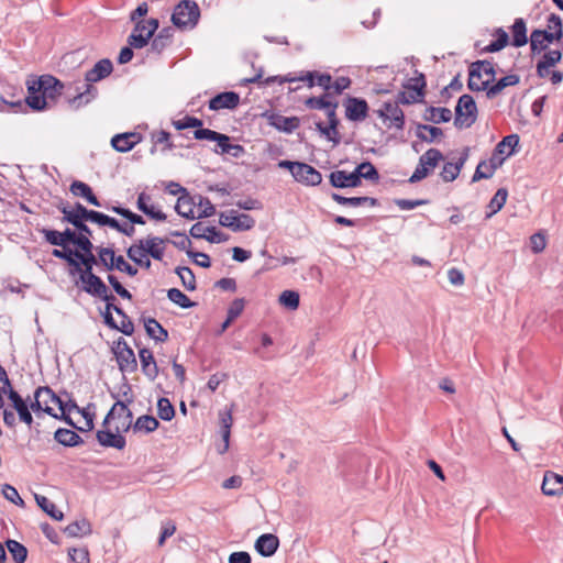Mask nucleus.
Here are the masks:
<instances>
[{
    "mask_svg": "<svg viewBox=\"0 0 563 563\" xmlns=\"http://www.w3.org/2000/svg\"><path fill=\"white\" fill-rule=\"evenodd\" d=\"M398 99L396 101L384 102L382 108L377 110L378 117L384 121H390L397 129H404L405 115L402 110L399 108Z\"/></svg>",
    "mask_w": 563,
    "mask_h": 563,
    "instance_id": "nucleus-11",
    "label": "nucleus"
},
{
    "mask_svg": "<svg viewBox=\"0 0 563 563\" xmlns=\"http://www.w3.org/2000/svg\"><path fill=\"white\" fill-rule=\"evenodd\" d=\"M69 190L74 196L81 197V198L86 199L92 206H96V207L101 206L99 199L92 192L91 187L84 181H80V180L73 181Z\"/></svg>",
    "mask_w": 563,
    "mask_h": 563,
    "instance_id": "nucleus-27",
    "label": "nucleus"
},
{
    "mask_svg": "<svg viewBox=\"0 0 563 563\" xmlns=\"http://www.w3.org/2000/svg\"><path fill=\"white\" fill-rule=\"evenodd\" d=\"M240 103V96L234 91H225L218 93L209 101V109L218 111L221 109H235Z\"/></svg>",
    "mask_w": 563,
    "mask_h": 563,
    "instance_id": "nucleus-16",
    "label": "nucleus"
},
{
    "mask_svg": "<svg viewBox=\"0 0 563 563\" xmlns=\"http://www.w3.org/2000/svg\"><path fill=\"white\" fill-rule=\"evenodd\" d=\"M219 223L233 232H240L253 229L255 220L250 214L238 213L232 209L220 213Z\"/></svg>",
    "mask_w": 563,
    "mask_h": 563,
    "instance_id": "nucleus-8",
    "label": "nucleus"
},
{
    "mask_svg": "<svg viewBox=\"0 0 563 563\" xmlns=\"http://www.w3.org/2000/svg\"><path fill=\"white\" fill-rule=\"evenodd\" d=\"M151 30L147 33H142L133 30V32L128 37V43L133 48H143L147 45L150 38L154 35L155 31L158 29V20L150 19Z\"/></svg>",
    "mask_w": 563,
    "mask_h": 563,
    "instance_id": "nucleus-22",
    "label": "nucleus"
},
{
    "mask_svg": "<svg viewBox=\"0 0 563 563\" xmlns=\"http://www.w3.org/2000/svg\"><path fill=\"white\" fill-rule=\"evenodd\" d=\"M331 186L335 188H354L361 185L356 170H334L329 175Z\"/></svg>",
    "mask_w": 563,
    "mask_h": 563,
    "instance_id": "nucleus-17",
    "label": "nucleus"
},
{
    "mask_svg": "<svg viewBox=\"0 0 563 563\" xmlns=\"http://www.w3.org/2000/svg\"><path fill=\"white\" fill-rule=\"evenodd\" d=\"M157 415L164 421H170L175 417V408L168 398L161 397L158 399Z\"/></svg>",
    "mask_w": 563,
    "mask_h": 563,
    "instance_id": "nucleus-53",
    "label": "nucleus"
},
{
    "mask_svg": "<svg viewBox=\"0 0 563 563\" xmlns=\"http://www.w3.org/2000/svg\"><path fill=\"white\" fill-rule=\"evenodd\" d=\"M547 27L548 31L555 33L558 42L563 37L562 20L558 14L551 13L548 16Z\"/></svg>",
    "mask_w": 563,
    "mask_h": 563,
    "instance_id": "nucleus-61",
    "label": "nucleus"
},
{
    "mask_svg": "<svg viewBox=\"0 0 563 563\" xmlns=\"http://www.w3.org/2000/svg\"><path fill=\"white\" fill-rule=\"evenodd\" d=\"M52 255L64 260L67 262V264L75 269H80L79 262L76 260L75 251L70 249L63 247V250L54 249L52 252Z\"/></svg>",
    "mask_w": 563,
    "mask_h": 563,
    "instance_id": "nucleus-57",
    "label": "nucleus"
},
{
    "mask_svg": "<svg viewBox=\"0 0 563 563\" xmlns=\"http://www.w3.org/2000/svg\"><path fill=\"white\" fill-rule=\"evenodd\" d=\"M544 35L541 33V30H533L530 35V47L532 53H540L548 47V44L544 42Z\"/></svg>",
    "mask_w": 563,
    "mask_h": 563,
    "instance_id": "nucleus-58",
    "label": "nucleus"
},
{
    "mask_svg": "<svg viewBox=\"0 0 563 563\" xmlns=\"http://www.w3.org/2000/svg\"><path fill=\"white\" fill-rule=\"evenodd\" d=\"M508 197V191L506 188H499L494 197L490 199L488 203V209L490 210L486 218H490L495 213H497L506 203Z\"/></svg>",
    "mask_w": 563,
    "mask_h": 563,
    "instance_id": "nucleus-46",
    "label": "nucleus"
},
{
    "mask_svg": "<svg viewBox=\"0 0 563 563\" xmlns=\"http://www.w3.org/2000/svg\"><path fill=\"white\" fill-rule=\"evenodd\" d=\"M35 500L37 506L45 511L49 517L55 520H63L64 514L58 510L54 503H52L47 497L42 495H35Z\"/></svg>",
    "mask_w": 563,
    "mask_h": 563,
    "instance_id": "nucleus-40",
    "label": "nucleus"
},
{
    "mask_svg": "<svg viewBox=\"0 0 563 563\" xmlns=\"http://www.w3.org/2000/svg\"><path fill=\"white\" fill-rule=\"evenodd\" d=\"M268 123L279 131L291 133L299 128L300 120L297 117H284L273 113L268 117Z\"/></svg>",
    "mask_w": 563,
    "mask_h": 563,
    "instance_id": "nucleus-24",
    "label": "nucleus"
},
{
    "mask_svg": "<svg viewBox=\"0 0 563 563\" xmlns=\"http://www.w3.org/2000/svg\"><path fill=\"white\" fill-rule=\"evenodd\" d=\"M506 159V156L497 154L494 150L488 161H481L475 169L472 177V183H476L481 179H488L493 177L497 168H499Z\"/></svg>",
    "mask_w": 563,
    "mask_h": 563,
    "instance_id": "nucleus-10",
    "label": "nucleus"
},
{
    "mask_svg": "<svg viewBox=\"0 0 563 563\" xmlns=\"http://www.w3.org/2000/svg\"><path fill=\"white\" fill-rule=\"evenodd\" d=\"M58 210L63 213V221L73 224L77 228L82 221H87L84 210H88L85 206L77 202L73 209H69L66 205L59 206Z\"/></svg>",
    "mask_w": 563,
    "mask_h": 563,
    "instance_id": "nucleus-23",
    "label": "nucleus"
},
{
    "mask_svg": "<svg viewBox=\"0 0 563 563\" xmlns=\"http://www.w3.org/2000/svg\"><path fill=\"white\" fill-rule=\"evenodd\" d=\"M168 299L178 305L181 308H191L195 306V302H192L181 290L178 288H170L167 291Z\"/></svg>",
    "mask_w": 563,
    "mask_h": 563,
    "instance_id": "nucleus-55",
    "label": "nucleus"
},
{
    "mask_svg": "<svg viewBox=\"0 0 563 563\" xmlns=\"http://www.w3.org/2000/svg\"><path fill=\"white\" fill-rule=\"evenodd\" d=\"M97 440L101 446L114 448L117 450H123L126 445L125 438L121 432H117L111 428H106L97 431Z\"/></svg>",
    "mask_w": 563,
    "mask_h": 563,
    "instance_id": "nucleus-13",
    "label": "nucleus"
},
{
    "mask_svg": "<svg viewBox=\"0 0 563 563\" xmlns=\"http://www.w3.org/2000/svg\"><path fill=\"white\" fill-rule=\"evenodd\" d=\"M496 70L490 60H476L471 64L467 87L472 91H486L495 80Z\"/></svg>",
    "mask_w": 563,
    "mask_h": 563,
    "instance_id": "nucleus-3",
    "label": "nucleus"
},
{
    "mask_svg": "<svg viewBox=\"0 0 563 563\" xmlns=\"http://www.w3.org/2000/svg\"><path fill=\"white\" fill-rule=\"evenodd\" d=\"M159 426L158 420L150 415H143L136 419L133 424L134 432L150 433L155 431Z\"/></svg>",
    "mask_w": 563,
    "mask_h": 563,
    "instance_id": "nucleus-38",
    "label": "nucleus"
},
{
    "mask_svg": "<svg viewBox=\"0 0 563 563\" xmlns=\"http://www.w3.org/2000/svg\"><path fill=\"white\" fill-rule=\"evenodd\" d=\"M91 531H92L91 525L86 518L76 520V521L69 523L64 529L65 534L70 538H79V537L88 536L91 533Z\"/></svg>",
    "mask_w": 563,
    "mask_h": 563,
    "instance_id": "nucleus-31",
    "label": "nucleus"
},
{
    "mask_svg": "<svg viewBox=\"0 0 563 563\" xmlns=\"http://www.w3.org/2000/svg\"><path fill=\"white\" fill-rule=\"evenodd\" d=\"M113 70L112 62L108 58L100 59L95 66L88 70L85 75L86 90L78 93L73 100V103H77V107L87 104L97 95V89L91 86L92 82H97L108 77Z\"/></svg>",
    "mask_w": 563,
    "mask_h": 563,
    "instance_id": "nucleus-2",
    "label": "nucleus"
},
{
    "mask_svg": "<svg viewBox=\"0 0 563 563\" xmlns=\"http://www.w3.org/2000/svg\"><path fill=\"white\" fill-rule=\"evenodd\" d=\"M49 387L47 386H41L37 387L34 391V401L30 404V409H32L35 413L43 412V404L42 398L45 397V395H48Z\"/></svg>",
    "mask_w": 563,
    "mask_h": 563,
    "instance_id": "nucleus-60",
    "label": "nucleus"
},
{
    "mask_svg": "<svg viewBox=\"0 0 563 563\" xmlns=\"http://www.w3.org/2000/svg\"><path fill=\"white\" fill-rule=\"evenodd\" d=\"M477 120V106L474 98L463 95L459 98L455 107L454 125L457 129H467Z\"/></svg>",
    "mask_w": 563,
    "mask_h": 563,
    "instance_id": "nucleus-6",
    "label": "nucleus"
},
{
    "mask_svg": "<svg viewBox=\"0 0 563 563\" xmlns=\"http://www.w3.org/2000/svg\"><path fill=\"white\" fill-rule=\"evenodd\" d=\"M197 196L191 197L189 192L186 195H180L177 199L175 211L183 218L194 220L197 218V214L195 213V207L197 206Z\"/></svg>",
    "mask_w": 563,
    "mask_h": 563,
    "instance_id": "nucleus-21",
    "label": "nucleus"
},
{
    "mask_svg": "<svg viewBox=\"0 0 563 563\" xmlns=\"http://www.w3.org/2000/svg\"><path fill=\"white\" fill-rule=\"evenodd\" d=\"M279 302L290 310H296L300 302L299 294L295 290H284L279 296Z\"/></svg>",
    "mask_w": 563,
    "mask_h": 563,
    "instance_id": "nucleus-56",
    "label": "nucleus"
},
{
    "mask_svg": "<svg viewBox=\"0 0 563 563\" xmlns=\"http://www.w3.org/2000/svg\"><path fill=\"white\" fill-rule=\"evenodd\" d=\"M518 144L519 136L517 134H510L505 136L500 142H498L494 150L497 152V154H501L507 158L514 154L515 147Z\"/></svg>",
    "mask_w": 563,
    "mask_h": 563,
    "instance_id": "nucleus-37",
    "label": "nucleus"
},
{
    "mask_svg": "<svg viewBox=\"0 0 563 563\" xmlns=\"http://www.w3.org/2000/svg\"><path fill=\"white\" fill-rule=\"evenodd\" d=\"M7 548L15 563H24L27 558L26 548L16 540H8Z\"/></svg>",
    "mask_w": 563,
    "mask_h": 563,
    "instance_id": "nucleus-49",
    "label": "nucleus"
},
{
    "mask_svg": "<svg viewBox=\"0 0 563 563\" xmlns=\"http://www.w3.org/2000/svg\"><path fill=\"white\" fill-rule=\"evenodd\" d=\"M79 282L81 283V289L95 298L104 294L107 285L95 273L79 274Z\"/></svg>",
    "mask_w": 563,
    "mask_h": 563,
    "instance_id": "nucleus-15",
    "label": "nucleus"
},
{
    "mask_svg": "<svg viewBox=\"0 0 563 563\" xmlns=\"http://www.w3.org/2000/svg\"><path fill=\"white\" fill-rule=\"evenodd\" d=\"M54 439L64 446H78L84 443V440L75 431L70 429L59 428L55 431Z\"/></svg>",
    "mask_w": 563,
    "mask_h": 563,
    "instance_id": "nucleus-29",
    "label": "nucleus"
},
{
    "mask_svg": "<svg viewBox=\"0 0 563 563\" xmlns=\"http://www.w3.org/2000/svg\"><path fill=\"white\" fill-rule=\"evenodd\" d=\"M520 78L518 75L510 74L503 78H500L495 85L490 86L487 89L486 96L488 99L495 98L497 95H499L505 88L510 86H516L519 84Z\"/></svg>",
    "mask_w": 563,
    "mask_h": 563,
    "instance_id": "nucleus-32",
    "label": "nucleus"
},
{
    "mask_svg": "<svg viewBox=\"0 0 563 563\" xmlns=\"http://www.w3.org/2000/svg\"><path fill=\"white\" fill-rule=\"evenodd\" d=\"M141 140L142 136L140 133L126 132L114 135L111 139V145L115 151L120 153H126L131 151L136 144H139Z\"/></svg>",
    "mask_w": 563,
    "mask_h": 563,
    "instance_id": "nucleus-18",
    "label": "nucleus"
},
{
    "mask_svg": "<svg viewBox=\"0 0 563 563\" xmlns=\"http://www.w3.org/2000/svg\"><path fill=\"white\" fill-rule=\"evenodd\" d=\"M459 175L460 174L457 167L453 165V163L451 162L445 163L440 173L441 178L445 183H451L459 177Z\"/></svg>",
    "mask_w": 563,
    "mask_h": 563,
    "instance_id": "nucleus-64",
    "label": "nucleus"
},
{
    "mask_svg": "<svg viewBox=\"0 0 563 563\" xmlns=\"http://www.w3.org/2000/svg\"><path fill=\"white\" fill-rule=\"evenodd\" d=\"M144 327L147 334L157 342H163L168 336L167 331L153 318L146 319L144 321Z\"/></svg>",
    "mask_w": 563,
    "mask_h": 563,
    "instance_id": "nucleus-36",
    "label": "nucleus"
},
{
    "mask_svg": "<svg viewBox=\"0 0 563 563\" xmlns=\"http://www.w3.org/2000/svg\"><path fill=\"white\" fill-rule=\"evenodd\" d=\"M443 161V154L438 148H429L423 153L419 163L409 178V183L415 184L424 179Z\"/></svg>",
    "mask_w": 563,
    "mask_h": 563,
    "instance_id": "nucleus-7",
    "label": "nucleus"
},
{
    "mask_svg": "<svg viewBox=\"0 0 563 563\" xmlns=\"http://www.w3.org/2000/svg\"><path fill=\"white\" fill-rule=\"evenodd\" d=\"M75 256H76V260L79 262L80 269L74 268V271H71L73 274L74 273H79V274L93 273L92 272L93 265L99 264L98 255H95L92 253V251L89 253H81L79 251H75Z\"/></svg>",
    "mask_w": 563,
    "mask_h": 563,
    "instance_id": "nucleus-30",
    "label": "nucleus"
},
{
    "mask_svg": "<svg viewBox=\"0 0 563 563\" xmlns=\"http://www.w3.org/2000/svg\"><path fill=\"white\" fill-rule=\"evenodd\" d=\"M166 242H169V240L156 235H147L145 239H139L133 244L152 258L162 261Z\"/></svg>",
    "mask_w": 563,
    "mask_h": 563,
    "instance_id": "nucleus-9",
    "label": "nucleus"
},
{
    "mask_svg": "<svg viewBox=\"0 0 563 563\" xmlns=\"http://www.w3.org/2000/svg\"><path fill=\"white\" fill-rule=\"evenodd\" d=\"M197 199V206L200 209V212L197 214V219L209 218L214 214L216 208L208 198L198 195Z\"/></svg>",
    "mask_w": 563,
    "mask_h": 563,
    "instance_id": "nucleus-59",
    "label": "nucleus"
},
{
    "mask_svg": "<svg viewBox=\"0 0 563 563\" xmlns=\"http://www.w3.org/2000/svg\"><path fill=\"white\" fill-rule=\"evenodd\" d=\"M511 30H512V45L515 47H521V46L526 45L528 42V37H527L526 22L523 21V19H521V18L516 19Z\"/></svg>",
    "mask_w": 563,
    "mask_h": 563,
    "instance_id": "nucleus-35",
    "label": "nucleus"
},
{
    "mask_svg": "<svg viewBox=\"0 0 563 563\" xmlns=\"http://www.w3.org/2000/svg\"><path fill=\"white\" fill-rule=\"evenodd\" d=\"M355 170L360 180L364 178L366 180L378 181L379 179V174L371 162L358 164Z\"/></svg>",
    "mask_w": 563,
    "mask_h": 563,
    "instance_id": "nucleus-51",
    "label": "nucleus"
},
{
    "mask_svg": "<svg viewBox=\"0 0 563 563\" xmlns=\"http://www.w3.org/2000/svg\"><path fill=\"white\" fill-rule=\"evenodd\" d=\"M368 106L364 99L349 97L345 102V117L350 121H363L367 117Z\"/></svg>",
    "mask_w": 563,
    "mask_h": 563,
    "instance_id": "nucleus-14",
    "label": "nucleus"
},
{
    "mask_svg": "<svg viewBox=\"0 0 563 563\" xmlns=\"http://www.w3.org/2000/svg\"><path fill=\"white\" fill-rule=\"evenodd\" d=\"M176 274L179 276L183 286L192 291L196 289V277L194 272L187 266H179L176 268Z\"/></svg>",
    "mask_w": 563,
    "mask_h": 563,
    "instance_id": "nucleus-52",
    "label": "nucleus"
},
{
    "mask_svg": "<svg viewBox=\"0 0 563 563\" xmlns=\"http://www.w3.org/2000/svg\"><path fill=\"white\" fill-rule=\"evenodd\" d=\"M131 402H133L132 397L128 398L126 401L117 400L103 419L102 426L107 427L110 420H118L114 430L117 432H128L132 427L133 418L132 411L128 407Z\"/></svg>",
    "mask_w": 563,
    "mask_h": 563,
    "instance_id": "nucleus-5",
    "label": "nucleus"
},
{
    "mask_svg": "<svg viewBox=\"0 0 563 563\" xmlns=\"http://www.w3.org/2000/svg\"><path fill=\"white\" fill-rule=\"evenodd\" d=\"M82 212L86 214L85 217H87V221L97 223L100 227H109L111 229L118 227V220L109 217L108 214L89 209L84 210Z\"/></svg>",
    "mask_w": 563,
    "mask_h": 563,
    "instance_id": "nucleus-34",
    "label": "nucleus"
},
{
    "mask_svg": "<svg viewBox=\"0 0 563 563\" xmlns=\"http://www.w3.org/2000/svg\"><path fill=\"white\" fill-rule=\"evenodd\" d=\"M45 397L49 398V401H52V404H56L58 406L62 415L58 416L57 419H62L70 427L77 428L76 424L73 422L71 418L69 417V409L65 400L57 396L51 388L48 395H45Z\"/></svg>",
    "mask_w": 563,
    "mask_h": 563,
    "instance_id": "nucleus-44",
    "label": "nucleus"
},
{
    "mask_svg": "<svg viewBox=\"0 0 563 563\" xmlns=\"http://www.w3.org/2000/svg\"><path fill=\"white\" fill-rule=\"evenodd\" d=\"M424 86H426V81H424L423 76L421 75V77L419 79H417V82L413 86L409 87L411 89L410 92L401 91L398 93V96H397L398 102H400L402 104H410V103L419 101L423 97L422 90H423Z\"/></svg>",
    "mask_w": 563,
    "mask_h": 563,
    "instance_id": "nucleus-25",
    "label": "nucleus"
},
{
    "mask_svg": "<svg viewBox=\"0 0 563 563\" xmlns=\"http://www.w3.org/2000/svg\"><path fill=\"white\" fill-rule=\"evenodd\" d=\"M45 397L49 398V401H52V404H56L58 406L62 415L58 416L57 419H62L70 427L77 428L76 424L73 422L71 418L69 417V409L65 400L57 396L51 388L48 395H45Z\"/></svg>",
    "mask_w": 563,
    "mask_h": 563,
    "instance_id": "nucleus-43",
    "label": "nucleus"
},
{
    "mask_svg": "<svg viewBox=\"0 0 563 563\" xmlns=\"http://www.w3.org/2000/svg\"><path fill=\"white\" fill-rule=\"evenodd\" d=\"M331 198L342 206L360 207L363 205H369L371 207H376L378 205V200L372 197H344L333 192L331 194Z\"/></svg>",
    "mask_w": 563,
    "mask_h": 563,
    "instance_id": "nucleus-28",
    "label": "nucleus"
},
{
    "mask_svg": "<svg viewBox=\"0 0 563 563\" xmlns=\"http://www.w3.org/2000/svg\"><path fill=\"white\" fill-rule=\"evenodd\" d=\"M126 255L136 265H139V266H141V267H143L145 269H150V267L152 265L151 260L148 258L150 255H147L144 252L140 251L139 247H136L134 244H132L126 250Z\"/></svg>",
    "mask_w": 563,
    "mask_h": 563,
    "instance_id": "nucleus-48",
    "label": "nucleus"
},
{
    "mask_svg": "<svg viewBox=\"0 0 563 563\" xmlns=\"http://www.w3.org/2000/svg\"><path fill=\"white\" fill-rule=\"evenodd\" d=\"M200 18V9L194 0H183L174 9L172 22L179 29H192Z\"/></svg>",
    "mask_w": 563,
    "mask_h": 563,
    "instance_id": "nucleus-4",
    "label": "nucleus"
},
{
    "mask_svg": "<svg viewBox=\"0 0 563 563\" xmlns=\"http://www.w3.org/2000/svg\"><path fill=\"white\" fill-rule=\"evenodd\" d=\"M139 356L141 358L142 372L150 380H154L158 375V367L154 354H139Z\"/></svg>",
    "mask_w": 563,
    "mask_h": 563,
    "instance_id": "nucleus-39",
    "label": "nucleus"
},
{
    "mask_svg": "<svg viewBox=\"0 0 563 563\" xmlns=\"http://www.w3.org/2000/svg\"><path fill=\"white\" fill-rule=\"evenodd\" d=\"M279 547V539L273 533H264L257 538L254 548L256 552L265 558H269L276 553Z\"/></svg>",
    "mask_w": 563,
    "mask_h": 563,
    "instance_id": "nucleus-19",
    "label": "nucleus"
},
{
    "mask_svg": "<svg viewBox=\"0 0 563 563\" xmlns=\"http://www.w3.org/2000/svg\"><path fill=\"white\" fill-rule=\"evenodd\" d=\"M424 120L435 124L449 122L452 119V112L449 108L429 107L423 115Z\"/></svg>",
    "mask_w": 563,
    "mask_h": 563,
    "instance_id": "nucleus-33",
    "label": "nucleus"
},
{
    "mask_svg": "<svg viewBox=\"0 0 563 563\" xmlns=\"http://www.w3.org/2000/svg\"><path fill=\"white\" fill-rule=\"evenodd\" d=\"M172 30L163 29L152 41L151 51L161 54L170 43Z\"/></svg>",
    "mask_w": 563,
    "mask_h": 563,
    "instance_id": "nucleus-41",
    "label": "nucleus"
},
{
    "mask_svg": "<svg viewBox=\"0 0 563 563\" xmlns=\"http://www.w3.org/2000/svg\"><path fill=\"white\" fill-rule=\"evenodd\" d=\"M68 555L74 563H89V552L86 548H73Z\"/></svg>",
    "mask_w": 563,
    "mask_h": 563,
    "instance_id": "nucleus-63",
    "label": "nucleus"
},
{
    "mask_svg": "<svg viewBox=\"0 0 563 563\" xmlns=\"http://www.w3.org/2000/svg\"><path fill=\"white\" fill-rule=\"evenodd\" d=\"M122 373H133L137 369L136 354H114Z\"/></svg>",
    "mask_w": 563,
    "mask_h": 563,
    "instance_id": "nucleus-47",
    "label": "nucleus"
},
{
    "mask_svg": "<svg viewBox=\"0 0 563 563\" xmlns=\"http://www.w3.org/2000/svg\"><path fill=\"white\" fill-rule=\"evenodd\" d=\"M40 233L43 234L45 241L52 245H55V246H64V240L62 238V233L59 231H56V230H51V229H46V228H43V229H40L38 230Z\"/></svg>",
    "mask_w": 563,
    "mask_h": 563,
    "instance_id": "nucleus-62",
    "label": "nucleus"
},
{
    "mask_svg": "<svg viewBox=\"0 0 563 563\" xmlns=\"http://www.w3.org/2000/svg\"><path fill=\"white\" fill-rule=\"evenodd\" d=\"M542 493L547 496H559L563 494V476L554 472H545L541 485Z\"/></svg>",
    "mask_w": 563,
    "mask_h": 563,
    "instance_id": "nucleus-20",
    "label": "nucleus"
},
{
    "mask_svg": "<svg viewBox=\"0 0 563 563\" xmlns=\"http://www.w3.org/2000/svg\"><path fill=\"white\" fill-rule=\"evenodd\" d=\"M292 177L298 181L307 186H317L322 181V175L311 165L300 163L297 165Z\"/></svg>",
    "mask_w": 563,
    "mask_h": 563,
    "instance_id": "nucleus-12",
    "label": "nucleus"
},
{
    "mask_svg": "<svg viewBox=\"0 0 563 563\" xmlns=\"http://www.w3.org/2000/svg\"><path fill=\"white\" fill-rule=\"evenodd\" d=\"M26 103L33 110H43L48 107L49 102L62 95L64 85L51 75H43L38 78L27 80Z\"/></svg>",
    "mask_w": 563,
    "mask_h": 563,
    "instance_id": "nucleus-1",
    "label": "nucleus"
},
{
    "mask_svg": "<svg viewBox=\"0 0 563 563\" xmlns=\"http://www.w3.org/2000/svg\"><path fill=\"white\" fill-rule=\"evenodd\" d=\"M424 86H426V81H424L423 76L421 75V77L419 79H417V82L413 86L409 87L411 89L410 92L401 91L398 93V96H397L398 102H400L402 104H410V103L419 101L423 97L422 90H423Z\"/></svg>",
    "mask_w": 563,
    "mask_h": 563,
    "instance_id": "nucleus-26",
    "label": "nucleus"
},
{
    "mask_svg": "<svg viewBox=\"0 0 563 563\" xmlns=\"http://www.w3.org/2000/svg\"><path fill=\"white\" fill-rule=\"evenodd\" d=\"M443 134L442 130L437 126L419 124L417 136L428 143H432L437 137Z\"/></svg>",
    "mask_w": 563,
    "mask_h": 563,
    "instance_id": "nucleus-50",
    "label": "nucleus"
},
{
    "mask_svg": "<svg viewBox=\"0 0 563 563\" xmlns=\"http://www.w3.org/2000/svg\"><path fill=\"white\" fill-rule=\"evenodd\" d=\"M98 262L104 267L106 271H114V261L117 255L112 247H97Z\"/></svg>",
    "mask_w": 563,
    "mask_h": 563,
    "instance_id": "nucleus-45",
    "label": "nucleus"
},
{
    "mask_svg": "<svg viewBox=\"0 0 563 563\" xmlns=\"http://www.w3.org/2000/svg\"><path fill=\"white\" fill-rule=\"evenodd\" d=\"M45 397L49 398V401H52V404H56L58 406L62 415L58 416L57 419H62L70 427L77 428L76 424L73 422L71 418L69 417V409L65 400L57 396L51 388L48 395H45Z\"/></svg>",
    "mask_w": 563,
    "mask_h": 563,
    "instance_id": "nucleus-42",
    "label": "nucleus"
},
{
    "mask_svg": "<svg viewBox=\"0 0 563 563\" xmlns=\"http://www.w3.org/2000/svg\"><path fill=\"white\" fill-rule=\"evenodd\" d=\"M220 420H221V433L222 439L224 441V449L223 452L229 449V440H230V432H231V426H232V411L228 410L220 413Z\"/></svg>",
    "mask_w": 563,
    "mask_h": 563,
    "instance_id": "nucleus-54",
    "label": "nucleus"
}]
</instances>
